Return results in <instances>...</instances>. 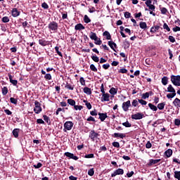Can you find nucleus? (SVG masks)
Segmentation results:
<instances>
[{
	"label": "nucleus",
	"mask_w": 180,
	"mask_h": 180,
	"mask_svg": "<svg viewBox=\"0 0 180 180\" xmlns=\"http://www.w3.org/2000/svg\"><path fill=\"white\" fill-rule=\"evenodd\" d=\"M75 110H82V105H76L74 106Z\"/></svg>",
	"instance_id": "nucleus-47"
},
{
	"label": "nucleus",
	"mask_w": 180,
	"mask_h": 180,
	"mask_svg": "<svg viewBox=\"0 0 180 180\" xmlns=\"http://www.w3.org/2000/svg\"><path fill=\"white\" fill-rule=\"evenodd\" d=\"M109 67H110V65H109V63L103 65V68H104V70H108Z\"/></svg>",
	"instance_id": "nucleus-62"
},
{
	"label": "nucleus",
	"mask_w": 180,
	"mask_h": 180,
	"mask_svg": "<svg viewBox=\"0 0 180 180\" xmlns=\"http://www.w3.org/2000/svg\"><path fill=\"white\" fill-rule=\"evenodd\" d=\"M109 98H110V95H109V94H103L102 98H101V101L102 102H109L110 99Z\"/></svg>",
	"instance_id": "nucleus-11"
},
{
	"label": "nucleus",
	"mask_w": 180,
	"mask_h": 180,
	"mask_svg": "<svg viewBox=\"0 0 180 180\" xmlns=\"http://www.w3.org/2000/svg\"><path fill=\"white\" fill-rule=\"evenodd\" d=\"M10 101L11 103H13L14 105H16L18 103V100H16L15 98H11Z\"/></svg>",
	"instance_id": "nucleus-48"
},
{
	"label": "nucleus",
	"mask_w": 180,
	"mask_h": 180,
	"mask_svg": "<svg viewBox=\"0 0 180 180\" xmlns=\"http://www.w3.org/2000/svg\"><path fill=\"white\" fill-rule=\"evenodd\" d=\"M176 96V93L168 94H167V98H168V99H172V98H174Z\"/></svg>",
	"instance_id": "nucleus-30"
},
{
	"label": "nucleus",
	"mask_w": 180,
	"mask_h": 180,
	"mask_svg": "<svg viewBox=\"0 0 180 180\" xmlns=\"http://www.w3.org/2000/svg\"><path fill=\"white\" fill-rule=\"evenodd\" d=\"M33 167L37 169L39 168H41V167H43V164H41V162H38L37 165H34Z\"/></svg>",
	"instance_id": "nucleus-39"
},
{
	"label": "nucleus",
	"mask_w": 180,
	"mask_h": 180,
	"mask_svg": "<svg viewBox=\"0 0 180 180\" xmlns=\"http://www.w3.org/2000/svg\"><path fill=\"white\" fill-rule=\"evenodd\" d=\"M151 147H153V145L151 144V142H150V141H149L146 144V148H151Z\"/></svg>",
	"instance_id": "nucleus-52"
},
{
	"label": "nucleus",
	"mask_w": 180,
	"mask_h": 180,
	"mask_svg": "<svg viewBox=\"0 0 180 180\" xmlns=\"http://www.w3.org/2000/svg\"><path fill=\"white\" fill-rule=\"evenodd\" d=\"M167 92H171L172 94H176L175 89L172 87V85L169 84L167 87Z\"/></svg>",
	"instance_id": "nucleus-21"
},
{
	"label": "nucleus",
	"mask_w": 180,
	"mask_h": 180,
	"mask_svg": "<svg viewBox=\"0 0 180 180\" xmlns=\"http://www.w3.org/2000/svg\"><path fill=\"white\" fill-rule=\"evenodd\" d=\"M75 30H84L85 29V27L82 25V24H77L75 27Z\"/></svg>",
	"instance_id": "nucleus-18"
},
{
	"label": "nucleus",
	"mask_w": 180,
	"mask_h": 180,
	"mask_svg": "<svg viewBox=\"0 0 180 180\" xmlns=\"http://www.w3.org/2000/svg\"><path fill=\"white\" fill-rule=\"evenodd\" d=\"M169 40L171 41V43H175V38L172 36L169 37Z\"/></svg>",
	"instance_id": "nucleus-59"
},
{
	"label": "nucleus",
	"mask_w": 180,
	"mask_h": 180,
	"mask_svg": "<svg viewBox=\"0 0 180 180\" xmlns=\"http://www.w3.org/2000/svg\"><path fill=\"white\" fill-rule=\"evenodd\" d=\"M35 108H34V112L37 114L39 115L40 112H41V107L40 106V103L37 101L34 102Z\"/></svg>",
	"instance_id": "nucleus-5"
},
{
	"label": "nucleus",
	"mask_w": 180,
	"mask_h": 180,
	"mask_svg": "<svg viewBox=\"0 0 180 180\" xmlns=\"http://www.w3.org/2000/svg\"><path fill=\"white\" fill-rule=\"evenodd\" d=\"M139 26L141 29H147V23L146 22H141Z\"/></svg>",
	"instance_id": "nucleus-26"
},
{
	"label": "nucleus",
	"mask_w": 180,
	"mask_h": 180,
	"mask_svg": "<svg viewBox=\"0 0 180 180\" xmlns=\"http://www.w3.org/2000/svg\"><path fill=\"white\" fill-rule=\"evenodd\" d=\"M13 135L15 138L19 137V129H15L14 130H13Z\"/></svg>",
	"instance_id": "nucleus-24"
},
{
	"label": "nucleus",
	"mask_w": 180,
	"mask_h": 180,
	"mask_svg": "<svg viewBox=\"0 0 180 180\" xmlns=\"http://www.w3.org/2000/svg\"><path fill=\"white\" fill-rule=\"evenodd\" d=\"M123 174H124L123 169H117L111 174V176L113 178L116 176V175H123Z\"/></svg>",
	"instance_id": "nucleus-8"
},
{
	"label": "nucleus",
	"mask_w": 180,
	"mask_h": 180,
	"mask_svg": "<svg viewBox=\"0 0 180 180\" xmlns=\"http://www.w3.org/2000/svg\"><path fill=\"white\" fill-rule=\"evenodd\" d=\"M160 161H161V159H156V160H150L148 165L149 167H151V165H154L155 164H158V162H160Z\"/></svg>",
	"instance_id": "nucleus-13"
},
{
	"label": "nucleus",
	"mask_w": 180,
	"mask_h": 180,
	"mask_svg": "<svg viewBox=\"0 0 180 180\" xmlns=\"http://www.w3.org/2000/svg\"><path fill=\"white\" fill-rule=\"evenodd\" d=\"M48 29L51 33H57L58 30V23L56 22V21H52L48 25Z\"/></svg>",
	"instance_id": "nucleus-1"
},
{
	"label": "nucleus",
	"mask_w": 180,
	"mask_h": 180,
	"mask_svg": "<svg viewBox=\"0 0 180 180\" xmlns=\"http://www.w3.org/2000/svg\"><path fill=\"white\" fill-rule=\"evenodd\" d=\"M118 72H120V74H127V70H126L125 68H122L118 71Z\"/></svg>",
	"instance_id": "nucleus-46"
},
{
	"label": "nucleus",
	"mask_w": 180,
	"mask_h": 180,
	"mask_svg": "<svg viewBox=\"0 0 180 180\" xmlns=\"http://www.w3.org/2000/svg\"><path fill=\"white\" fill-rule=\"evenodd\" d=\"M87 122H95V118H94V117L90 116L87 118Z\"/></svg>",
	"instance_id": "nucleus-60"
},
{
	"label": "nucleus",
	"mask_w": 180,
	"mask_h": 180,
	"mask_svg": "<svg viewBox=\"0 0 180 180\" xmlns=\"http://www.w3.org/2000/svg\"><path fill=\"white\" fill-rule=\"evenodd\" d=\"M122 126H124L125 127H131V124H130L128 121L122 123Z\"/></svg>",
	"instance_id": "nucleus-43"
},
{
	"label": "nucleus",
	"mask_w": 180,
	"mask_h": 180,
	"mask_svg": "<svg viewBox=\"0 0 180 180\" xmlns=\"http://www.w3.org/2000/svg\"><path fill=\"white\" fill-rule=\"evenodd\" d=\"M114 137H115L116 139H124V137H126V134H120V133H115Z\"/></svg>",
	"instance_id": "nucleus-15"
},
{
	"label": "nucleus",
	"mask_w": 180,
	"mask_h": 180,
	"mask_svg": "<svg viewBox=\"0 0 180 180\" xmlns=\"http://www.w3.org/2000/svg\"><path fill=\"white\" fill-rule=\"evenodd\" d=\"M138 102L141 103V105H147V101L143 100V99H139Z\"/></svg>",
	"instance_id": "nucleus-50"
},
{
	"label": "nucleus",
	"mask_w": 180,
	"mask_h": 180,
	"mask_svg": "<svg viewBox=\"0 0 180 180\" xmlns=\"http://www.w3.org/2000/svg\"><path fill=\"white\" fill-rule=\"evenodd\" d=\"M84 103H85L87 109L90 110V109H92V105H91V103H88L87 101H84Z\"/></svg>",
	"instance_id": "nucleus-31"
},
{
	"label": "nucleus",
	"mask_w": 180,
	"mask_h": 180,
	"mask_svg": "<svg viewBox=\"0 0 180 180\" xmlns=\"http://www.w3.org/2000/svg\"><path fill=\"white\" fill-rule=\"evenodd\" d=\"M44 120L45 122H46V123H48V124H50V118L47 115H44Z\"/></svg>",
	"instance_id": "nucleus-44"
},
{
	"label": "nucleus",
	"mask_w": 180,
	"mask_h": 180,
	"mask_svg": "<svg viewBox=\"0 0 180 180\" xmlns=\"http://www.w3.org/2000/svg\"><path fill=\"white\" fill-rule=\"evenodd\" d=\"M131 15V14H130V13H129V12L124 13V18H126V19H129V18H130Z\"/></svg>",
	"instance_id": "nucleus-58"
},
{
	"label": "nucleus",
	"mask_w": 180,
	"mask_h": 180,
	"mask_svg": "<svg viewBox=\"0 0 180 180\" xmlns=\"http://www.w3.org/2000/svg\"><path fill=\"white\" fill-rule=\"evenodd\" d=\"M98 136H99V134L96 132H95V131L91 130L89 133V137L91 139V140H92V141H95V140H96V139H98Z\"/></svg>",
	"instance_id": "nucleus-7"
},
{
	"label": "nucleus",
	"mask_w": 180,
	"mask_h": 180,
	"mask_svg": "<svg viewBox=\"0 0 180 180\" xmlns=\"http://www.w3.org/2000/svg\"><path fill=\"white\" fill-rule=\"evenodd\" d=\"M163 29H165L167 32H171V29L169 28V27L168 26V25L167 23H164Z\"/></svg>",
	"instance_id": "nucleus-38"
},
{
	"label": "nucleus",
	"mask_w": 180,
	"mask_h": 180,
	"mask_svg": "<svg viewBox=\"0 0 180 180\" xmlns=\"http://www.w3.org/2000/svg\"><path fill=\"white\" fill-rule=\"evenodd\" d=\"M108 46H116V44L113 41H109Z\"/></svg>",
	"instance_id": "nucleus-64"
},
{
	"label": "nucleus",
	"mask_w": 180,
	"mask_h": 180,
	"mask_svg": "<svg viewBox=\"0 0 180 180\" xmlns=\"http://www.w3.org/2000/svg\"><path fill=\"white\" fill-rule=\"evenodd\" d=\"M65 155L68 157V158H71L72 160H75V161H78V157L74 155L72 153L70 152L65 153Z\"/></svg>",
	"instance_id": "nucleus-10"
},
{
	"label": "nucleus",
	"mask_w": 180,
	"mask_h": 180,
	"mask_svg": "<svg viewBox=\"0 0 180 180\" xmlns=\"http://www.w3.org/2000/svg\"><path fill=\"white\" fill-rule=\"evenodd\" d=\"M94 174H95V171L94 170V168L89 169L88 175H89V176H94Z\"/></svg>",
	"instance_id": "nucleus-35"
},
{
	"label": "nucleus",
	"mask_w": 180,
	"mask_h": 180,
	"mask_svg": "<svg viewBox=\"0 0 180 180\" xmlns=\"http://www.w3.org/2000/svg\"><path fill=\"white\" fill-rule=\"evenodd\" d=\"M84 20L85 23H89L91 22V19L86 15H84Z\"/></svg>",
	"instance_id": "nucleus-40"
},
{
	"label": "nucleus",
	"mask_w": 180,
	"mask_h": 180,
	"mask_svg": "<svg viewBox=\"0 0 180 180\" xmlns=\"http://www.w3.org/2000/svg\"><path fill=\"white\" fill-rule=\"evenodd\" d=\"M144 116L141 112H138L136 114L131 115V119H134L135 120H140Z\"/></svg>",
	"instance_id": "nucleus-9"
},
{
	"label": "nucleus",
	"mask_w": 180,
	"mask_h": 180,
	"mask_svg": "<svg viewBox=\"0 0 180 180\" xmlns=\"http://www.w3.org/2000/svg\"><path fill=\"white\" fill-rule=\"evenodd\" d=\"M84 94H86V95H91V94H92L91 89L89 87H84Z\"/></svg>",
	"instance_id": "nucleus-23"
},
{
	"label": "nucleus",
	"mask_w": 180,
	"mask_h": 180,
	"mask_svg": "<svg viewBox=\"0 0 180 180\" xmlns=\"http://www.w3.org/2000/svg\"><path fill=\"white\" fill-rule=\"evenodd\" d=\"M68 103H69V105H71V106H75V101H74L73 99H68Z\"/></svg>",
	"instance_id": "nucleus-29"
},
{
	"label": "nucleus",
	"mask_w": 180,
	"mask_h": 180,
	"mask_svg": "<svg viewBox=\"0 0 180 180\" xmlns=\"http://www.w3.org/2000/svg\"><path fill=\"white\" fill-rule=\"evenodd\" d=\"M11 13L13 18H18V16L20 15V13L18 11V8H13Z\"/></svg>",
	"instance_id": "nucleus-12"
},
{
	"label": "nucleus",
	"mask_w": 180,
	"mask_h": 180,
	"mask_svg": "<svg viewBox=\"0 0 180 180\" xmlns=\"http://www.w3.org/2000/svg\"><path fill=\"white\" fill-rule=\"evenodd\" d=\"M79 82L81 85H85V79H84V77H80Z\"/></svg>",
	"instance_id": "nucleus-54"
},
{
	"label": "nucleus",
	"mask_w": 180,
	"mask_h": 180,
	"mask_svg": "<svg viewBox=\"0 0 180 180\" xmlns=\"http://www.w3.org/2000/svg\"><path fill=\"white\" fill-rule=\"evenodd\" d=\"M164 108H165V103H160L158 105V108L160 110H162V109H164Z\"/></svg>",
	"instance_id": "nucleus-27"
},
{
	"label": "nucleus",
	"mask_w": 180,
	"mask_h": 180,
	"mask_svg": "<svg viewBox=\"0 0 180 180\" xmlns=\"http://www.w3.org/2000/svg\"><path fill=\"white\" fill-rule=\"evenodd\" d=\"M112 146L113 147H115V148H119V147H120V143H119V142H113Z\"/></svg>",
	"instance_id": "nucleus-49"
},
{
	"label": "nucleus",
	"mask_w": 180,
	"mask_h": 180,
	"mask_svg": "<svg viewBox=\"0 0 180 180\" xmlns=\"http://www.w3.org/2000/svg\"><path fill=\"white\" fill-rule=\"evenodd\" d=\"M103 36H104V37H105V39H107V40H110V39H112V36H110V33L108 31H105L103 33Z\"/></svg>",
	"instance_id": "nucleus-16"
},
{
	"label": "nucleus",
	"mask_w": 180,
	"mask_h": 180,
	"mask_svg": "<svg viewBox=\"0 0 180 180\" xmlns=\"http://www.w3.org/2000/svg\"><path fill=\"white\" fill-rule=\"evenodd\" d=\"M173 103H174V106H176V108H180L179 98H175L174 101H173Z\"/></svg>",
	"instance_id": "nucleus-19"
},
{
	"label": "nucleus",
	"mask_w": 180,
	"mask_h": 180,
	"mask_svg": "<svg viewBox=\"0 0 180 180\" xmlns=\"http://www.w3.org/2000/svg\"><path fill=\"white\" fill-rule=\"evenodd\" d=\"M110 94H111V95H116V94H117V90L112 87L110 89Z\"/></svg>",
	"instance_id": "nucleus-32"
},
{
	"label": "nucleus",
	"mask_w": 180,
	"mask_h": 180,
	"mask_svg": "<svg viewBox=\"0 0 180 180\" xmlns=\"http://www.w3.org/2000/svg\"><path fill=\"white\" fill-rule=\"evenodd\" d=\"M171 81H172V84L175 85V86H179L180 76L179 75H177V76L172 75Z\"/></svg>",
	"instance_id": "nucleus-3"
},
{
	"label": "nucleus",
	"mask_w": 180,
	"mask_h": 180,
	"mask_svg": "<svg viewBox=\"0 0 180 180\" xmlns=\"http://www.w3.org/2000/svg\"><path fill=\"white\" fill-rule=\"evenodd\" d=\"M55 50H56L57 54H58L60 56V57H63V53H61V52L59 51L60 48L58 46H56Z\"/></svg>",
	"instance_id": "nucleus-36"
},
{
	"label": "nucleus",
	"mask_w": 180,
	"mask_h": 180,
	"mask_svg": "<svg viewBox=\"0 0 180 180\" xmlns=\"http://www.w3.org/2000/svg\"><path fill=\"white\" fill-rule=\"evenodd\" d=\"M65 129H63V131H67V130H71L74 126V123L71 121H68L64 124Z\"/></svg>",
	"instance_id": "nucleus-4"
},
{
	"label": "nucleus",
	"mask_w": 180,
	"mask_h": 180,
	"mask_svg": "<svg viewBox=\"0 0 180 180\" xmlns=\"http://www.w3.org/2000/svg\"><path fill=\"white\" fill-rule=\"evenodd\" d=\"M99 119L101 120V122H104L105 119L108 117V114L106 113H98Z\"/></svg>",
	"instance_id": "nucleus-14"
},
{
	"label": "nucleus",
	"mask_w": 180,
	"mask_h": 180,
	"mask_svg": "<svg viewBox=\"0 0 180 180\" xmlns=\"http://www.w3.org/2000/svg\"><path fill=\"white\" fill-rule=\"evenodd\" d=\"M41 7L44 8V9H49V4H47L46 2H44L41 4Z\"/></svg>",
	"instance_id": "nucleus-51"
},
{
	"label": "nucleus",
	"mask_w": 180,
	"mask_h": 180,
	"mask_svg": "<svg viewBox=\"0 0 180 180\" xmlns=\"http://www.w3.org/2000/svg\"><path fill=\"white\" fill-rule=\"evenodd\" d=\"M148 106H149L150 109L151 110H153V112H157V110H158V108H157V106L154 105L151 103H148Z\"/></svg>",
	"instance_id": "nucleus-20"
},
{
	"label": "nucleus",
	"mask_w": 180,
	"mask_h": 180,
	"mask_svg": "<svg viewBox=\"0 0 180 180\" xmlns=\"http://www.w3.org/2000/svg\"><path fill=\"white\" fill-rule=\"evenodd\" d=\"M131 106V103L130 101H127L126 102H124L122 103V109L124 112H127L129 111V108Z\"/></svg>",
	"instance_id": "nucleus-6"
},
{
	"label": "nucleus",
	"mask_w": 180,
	"mask_h": 180,
	"mask_svg": "<svg viewBox=\"0 0 180 180\" xmlns=\"http://www.w3.org/2000/svg\"><path fill=\"white\" fill-rule=\"evenodd\" d=\"M8 78H9V79H10V82H11L13 85H14V86L18 85V80L13 79L12 75H8Z\"/></svg>",
	"instance_id": "nucleus-17"
},
{
	"label": "nucleus",
	"mask_w": 180,
	"mask_h": 180,
	"mask_svg": "<svg viewBox=\"0 0 180 180\" xmlns=\"http://www.w3.org/2000/svg\"><path fill=\"white\" fill-rule=\"evenodd\" d=\"M1 91H2L3 95H6V94H8V87L4 86V87L2 89Z\"/></svg>",
	"instance_id": "nucleus-45"
},
{
	"label": "nucleus",
	"mask_w": 180,
	"mask_h": 180,
	"mask_svg": "<svg viewBox=\"0 0 180 180\" xmlns=\"http://www.w3.org/2000/svg\"><path fill=\"white\" fill-rule=\"evenodd\" d=\"M174 124L176 126H180V120L179 119H175L174 120Z\"/></svg>",
	"instance_id": "nucleus-56"
},
{
	"label": "nucleus",
	"mask_w": 180,
	"mask_h": 180,
	"mask_svg": "<svg viewBox=\"0 0 180 180\" xmlns=\"http://www.w3.org/2000/svg\"><path fill=\"white\" fill-rule=\"evenodd\" d=\"M4 112H5L8 116H11V115H12V112H11V110H9L8 109L4 110Z\"/></svg>",
	"instance_id": "nucleus-63"
},
{
	"label": "nucleus",
	"mask_w": 180,
	"mask_h": 180,
	"mask_svg": "<svg viewBox=\"0 0 180 180\" xmlns=\"http://www.w3.org/2000/svg\"><path fill=\"white\" fill-rule=\"evenodd\" d=\"M65 88H66V89H70V91H74V86L70 84H67L65 86Z\"/></svg>",
	"instance_id": "nucleus-28"
},
{
	"label": "nucleus",
	"mask_w": 180,
	"mask_h": 180,
	"mask_svg": "<svg viewBox=\"0 0 180 180\" xmlns=\"http://www.w3.org/2000/svg\"><path fill=\"white\" fill-rule=\"evenodd\" d=\"M89 37L90 39H91V40H94L95 44H97L98 46H101L102 44V41H101V38L98 37L95 32H91L89 34Z\"/></svg>",
	"instance_id": "nucleus-2"
},
{
	"label": "nucleus",
	"mask_w": 180,
	"mask_h": 180,
	"mask_svg": "<svg viewBox=\"0 0 180 180\" xmlns=\"http://www.w3.org/2000/svg\"><path fill=\"white\" fill-rule=\"evenodd\" d=\"M167 12H168V10H167L165 8H162L161 9V13H162L163 15H165V13H167Z\"/></svg>",
	"instance_id": "nucleus-61"
},
{
	"label": "nucleus",
	"mask_w": 180,
	"mask_h": 180,
	"mask_svg": "<svg viewBox=\"0 0 180 180\" xmlns=\"http://www.w3.org/2000/svg\"><path fill=\"white\" fill-rule=\"evenodd\" d=\"M94 153L88 154L84 156V158H94Z\"/></svg>",
	"instance_id": "nucleus-53"
},
{
	"label": "nucleus",
	"mask_w": 180,
	"mask_h": 180,
	"mask_svg": "<svg viewBox=\"0 0 180 180\" xmlns=\"http://www.w3.org/2000/svg\"><path fill=\"white\" fill-rule=\"evenodd\" d=\"M141 98L142 99H147L148 98H150V93L146 92L145 94H143Z\"/></svg>",
	"instance_id": "nucleus-33"
},
{
	"label": "nucleus",
	"mask_w": 180,
	"mask_h": 180,
	"mask_svg": "<svg viewBox=\"0 0 180 180\" xmlns=\"http://www.w3.org/2000/svg\"><path fill=\"white\" fill-rule=\"evenodd\" d=\"M162 85H167L168 84V77H163L162 78Z\"/></svg>",
	"instance_id": "nucleus-25"
},
{
	"label": "nucleus",
	"mask_w": 180,
	"mask_h": 180,
	"mask_svg": "<svg viewBox=\"0 0 180 180\" xmlns=\"http://www.w3.org/2000/svg\"><path fill=\"white\" fill-rule=\"evenodd\" d=\"M90 69L91 70V71H94V72H96L98 71V69L96 68V67H95V65L91 64L90 65Z\"/></svg>",
	"instance_id": "nucleus-37"
},
{
	"label": "nucleus",
	"mask_w": 180,
	"mask_h": 180,
	"mask_svg": "<svg viewBox=\"0 0 180 180\" xmlns=\"http://www.w3.org/2000/svg\"><path fill=\"white\" fill-rule=\"evenodd\" d=\"M2 22L4 23H8V22H9V17L8 16L3 17Z\"/></svg>",
	"instance_id": "nucleus-41"
},
{
	"label": "nucleus",
	"mask_w": 180,
	"mask_h": 180,
	"mask_svg": "<svg viewBox=\"0 0 180 180\" xmlns=\"http://www.w3.org/2000/svg\"><path fill=\"white\" fill-rule=\"evenodd\" d=\"M137 105H139V101L137 100H134L132 101V106H134V108H136V106H137Z\"/></svg>",
	"instance_id": "nucleus-55"
},
{
	"label": "nucleus",
	"mask_w": 180,
	"mask_h": 180,
	"mask_svg": "<svg viewBox=\"0 0 180 180\" xmlns=\"http://www.w3.org/2000/svg\"><path fill=\"white\" fill-rule=\"evenodd\" d=\"M91 59L93 61H95V63H99V58H98L96 56H91Z\"/></svg>",
	"instance_id": "nucleus-42"
},
{
	"label": "nucleus",
	"mask_w": 180,
	"mask_h": 180,
	"mask_svg": "<svg viewBox=\"0 0 180 180\" xmlns=\"http://www.w3.org/2000/svg\"><path fill=\"white\" fill-rule=\"evenodd\" d=\"M44 78H45V79L50 80V79H51V74H46V75H45Z\"/></svg>",
	"instance_id": "nucleus-57"
},
{
	"label": "nucleus",
	"mask_w": 180,
	"mask_h": 180,
	"mask_svg": "<svg viewBox=\"0 0 180 180\" xmlns=\"http://www.w3.org/2000/svg\"><path fill=\"white\" fill-rule=\"evenodd\" d=\"M165 154L166 157H167V158H169V157H171V155H172V150L168 149L167 150H166L165 152Z\"/></svg>",
	"instance_id": "nucleus-22"
},
{
	"label": "nucleus",
	"mask_w": 180,
	"mask_h": 180,
	"mask_svg": "<svg viewBox=\"0 0 180 180\" xmlns=\"http://www.w3.org/2000/svg\"><path fill=\"white\" fill-rule=\"evenodd\" d=\"M174 178H176V179L180 180V171L174 172Z\"/></svg>",
	"instance_id": "nucleus-34"
}]
</instances>
